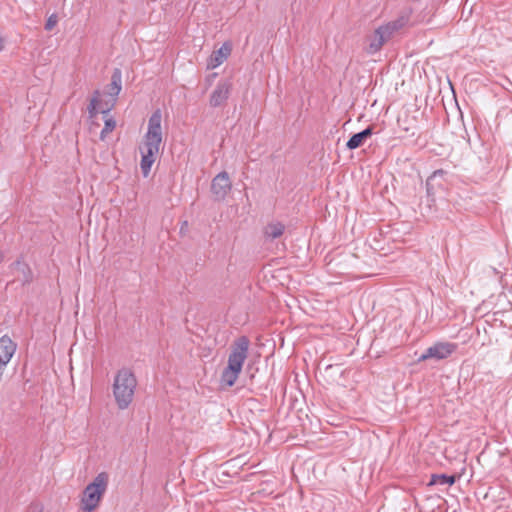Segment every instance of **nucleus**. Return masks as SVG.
<instances>
[{"instance_id":"8","label":"nucleus","mask_w":512,"mask_h":512,"mask_svg":"<svg viewBox=\"0 0 512 512\" xmlns=\"http://www.w3.org/2000/svg\"><path fill=\"white\" fill-rule=\"evenodd\" d=\"M232 189V182L226 171L218 173L211 182V192L215 201H223Z\"/></svg>"},{"instance_id":"17","label":"nucleus","mask_w":512,"mask_h":512,"mask_svg":"<svg viewBox=\"0 0 512 512\" xmlns=\"http://www.w3.org/2000/svg\"><path fill=\"white\" fill-rule=\"evenodd\" d=\"M161 122H162L161 110L157 109L151 115V117L149 119V122H148V127L147 128H161Z\"/></svg>"},{"instance_id":"22","label":"nucleus","mask_w":512,"mask_h":512,"mask_svg":"<svg viewBox=\"0 0 512 512\" xmlns=\"http://www.w3.org/2000/svg\"><path fill=\"white\" fill-rule=\"evenodd\" d=\"M187 227H188V222H187V221H184V222L182 223V226H181L180 231L182 232V231H183L184 229H186Z\"/></svg>"},{"instance_id":"11","label":"nucleus","mask_w":512,"mask_h":512,"mask_svg":"<svg viewBox=\"0 0 512 512\" xmlns=\"http://www.w3.org/2000/svg\"><path fill=\"white\" fill-rule=\"evenodd\" d=\"M231 44L228 42L223 43V45L216 51H214L209 57L207 67L214 69L220 66L231 54Z\"/></svg>"},{"instance_id":"2","label":"nucleus","mask_w":512,"mask_h":512,"mask_svg":"<svg viewBox=\"0 0 512 512\" xmlns=\"http://www.w3.org/2000/svg\"><path fill=\"white\" fill-rule=\"evenodd\" d=\"M249 346L250 340L245 335L236 338L231 344L228 363L221 374V382L228 387H232L237 381L243 364L248 357Z\"/></svg>"},{"instance_id":"18","label":"nucleus","mask_w":512,"mask_h":512,"mask_svg":"<svg viewBox=\"0 0 512 512\" xmlns=\"http://www.w3.org/2000/svg\"><path fill=\"white\" fill-rule=\"evenodd\" d=\"M16 264L21 266V270L23 272L22 285L30 284L33 280V274L29 266L27 264H21L19 261L16 262Z\"/></svg>"},{"instance_id":"9","label":"nucleus","mask_w":512,"mask_h":512,"mask_svg":"<svg viewBox=\"0 0 512 512\" xmlns=\"http://www.w3.org/2000/svg\"><path fill=\"white\" fill-rule=\"evenodd\" d=\"M232 83L229 80H221L216 85L215 89L212 91L209 99V104L211 107H221L223 106L231 93Z\"/></svg>"},{"instance_id":"1","label":"nucleus","mask_w":512,"mask_h":512,"mask_svg":"<svg viewBox=\"0 0 512 512\" xmlns=\"http://www.w3.org/2000/svg\"><path fill=\"white\" fill-rule=\"evenodd\" d=\"M122 89V71L120 68H114L111 75V82L106 86L104 92L95 90L87 107L88 119L91 126H100V121L104 123V128H115L116 121L110 114L117 102V97Z\"/></svg>"},{"instance_id":"15","label":"nucleus","mask_w":512,"mask_h":512,"mask_svg":"<svg viewBox=\"0 0 512 512\" xmlns=\"http://www.w3.org/2000/svg\"><path fill=\"white\" fill-rule=\"evenodd\" d=\"M446 174V172L443 169L435 170L431 176H429L426 180V189L428 195L434 194V180L436 177H443Z\"/></svg>"},{"instance_id":"23","label":"nucleus","mask_w":512,"mask_h":512,"mask_svg":"<svg viewBox=\"0 0 512 512\" xmlns=\"http://www.w3.org/2000/svg\"><path fill=\"white\" fill-rule=\"evenodd\" d=\"M3 258H4V257H3V254H2V253H0V264H1V263H2V261H3Z\"/></svg>"},{"instance_id":"13","label":"nucleus","mask_w":512,"mask_h":512,"mask_svg":"<svg viewBox=\"0 0 512 512\" xmlns=\"http://www.w3.org/2000/svg\"><path fill=\"white\" fill-rule=\"evenodd\" d=\"M285 231V225L281 222H271L268 223L264 229L263 234L266 239L268 240H274L283 235Z\"/></svg>"},{"instance_id":"14","label":"nucleus","mask_w":512,"mask_h":512,"mask_svg":"<svg viewBox=\"0 0 512 512\" xmlns=\"http://www.w3.org/2000/svg\"><path fill=\"white\" fill-rule=\"evenodd\" d=\"M459 478L457 475L432 474L428 485H453Z\"/></svg>"},{"instance_id":"19","label":"nucleus","mask_w":512,"mask_h":512,"mask_svg":"<svg viewBox=\"0 0 512 512\" xmlns=\"http://www.w3.org/2000/svg\"><path fill=\"white\" fill-rule=\"evenodd\" d=\"M58 17L56 14H52L48 17L46 23H45V29L47 31H51L57 24Z\"/></svg>"},{"instance_id":"6","label":"nucleus","mask_w":512,"mask_h":512,"mask_svg":"<svg viewBox=\"0 0 512 512\" xmlns=\"http://www.w3.org/2000/svg\"><path fill=\"white\" fill-rule=\"evenodd\" d=\"M458 348V344L451 342H436L433 346L426 349L418 358V362L428 359L442 360L448 358Z\"/></svg>"},{"instance_id":"21","label":"nucleus","mask_w":512,"mask_h":512,"mask_svg":"<svg viewBox=\"0 0 512 512\" xmlns=\"http://www.w3.org/2000/svg\"><path fill=\"white\" fill-rule=\"evenodd\" d=\"M112 131H113V130H101L100 135H99V139H100L101 141H106V140H107L108 135H109Z\"/></svg>"},{"instance_id":"3","label":"nucleus","mask_w":512,"mask_h":512,"mask_svg":"<svg viewBox=\"0 0 512 512\" xmlns=\"http://www.w3.org/2000/svg\"><path fill=\"white\" fill-rule=\"evenodd\" d=\"M137 380L129 368L118 370L113 383V395L119 409L124 410L131 404Z\"/></svg>"},{"instance_id":"24","label":"nucleus","mask_w":512,"mask_h":512,"mask_svg":"<svg viewBox=\"0 0 512 512\" xmlns=\"http://www.w3.org/2000/svg\"><path fill=\"white\" fill-rule=\"evenodd\" d=\"M473 131L475 132L476 136L480 137V135L478 134V130L477 129H474Z\"/></svg>"},{"instance_id":"5","label":"nucleus","mask_w":512,"mask_h":512,"mask_svg":"<svg viewBox=\"0 0 512 512\" xmlns=\"http://www.w3.org/2000/svg\"><path fill=\"white\" fill-rule=\"evenodd\" d=\"M162 143L161 130H147L142 142L139 144L141 154L140 167L144 177H147Z\"/></svg>"},{"instance_id":"7","label":"nucleus","mask_w":512,"mask_h":512,"mask_svg":"<svg viewBox=\"0 0 512 512\" xmlns=\"http://www.w3.org/2000/svg\"><path fill=\"white\" fill-rule=\"evenodd\" d=\"M409 19V13L402 14L397 19L379 26L375 30V33L377 34L380 40H383V42L386 43L392 38L395 32L399 31L408 24Z\"/></svg>"},{"instance_id":"4","label":"nucleus","mask_w":512,"mask_h":512,"mask_svg":"<svg viewBox=\"0 0 512 512\" xmlns=\"http://www.w3.org/2000/svg\"><path fill=\"white\" fill-rule=\"evenodd\" d=\"M109 483L107 472H100L83 490L80 499V509L83 512H93L100 504Z\"/></svg>"},{"instance_id":"10","label":"nucleus","mask_w":512,"mask_h":512,"mask_svg":"<svg viewBox=\"0 0 512 512\" xmlns=\"http://www.w3.org/2000/svg\"><path fill=\"white\" fill-rule=\"evenodd\" d=\"M16 351V344L10 337L4 335L0 338V381L2 380L3 372L11 358Z\"/></svg>"},{"instance_id":"12","label":"nucleus","mask_w":512,"mask_h":512,"mask_svg":"<svg viewBox=\"0 0 512 512\" xmlns=\"http://www.w3.org/2000/svg\"><path fill=\"white\" fill-rule=\"evenodd\" d=\"M374 133V130H361L360 132L352 135L346 143V147L349 150H354L361 147L364 142L370 138Z\"/></svg>"},{"instance_id":"16","label":"nucleus","mask_w":512,"mask_h":512,"mask_svg":"<svg viewBox=\"0 0 512 512\" xmlns=\"http://www.w3.org/2000/svg\"><path fill=\"white\" fill-rule=\"evenodd\" d=\"M384 44L385 43L383 42V40H380L379 37L377 36V34L374 32V34L372 35V37L370 39V43L367 48V52L369 54H375L381 50V48L383 47Z\"/></svg>"},{"instance_id":"20","label":"nucleus","mask_w":512,"mask_h":512,"mask_svg":"<svg viewBox=\"0 0 512 512\" xmlns=\"http://www.w3.org/2000/svg\"><path fill=\"white\" fill-rule=\"evenodd\" d=\"M27 512H43V509L38 504H31L29 505Z\"/></svg>"}]
</instances>
